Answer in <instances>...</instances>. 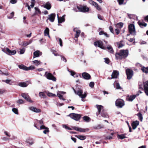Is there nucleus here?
Returning a JSON list of instances; mask_svg holds the SVG:
<instances>
[{
    "mask_svg": "<svg viewBox=\"0 0 148 148\" xmlns=\"http://www.w3.org/2000/svg\"><path fill=\"white\" fill-rule=\"evenodd\" d=\"M107 49L108 50V52L111 53H113L114 52V50L112 47L110 45H108L106 47Z\"/></svg>",
    "mask_w": 148,
    "mask_h": 148,
    "instance_id": "obj_29",
    "label": "nucleus"
},
{
    "mask_svg": "<svg viewBox=\"0 0 148 148\" xmlns=\"http://www.w3.org/2000/svg\"><path fill=\"white\" fill-rule=\"evenodd\" d=\"M51 52L53 53V54L55 55V56H60V55L58 54V53H56V51L52 50L51 51Z\"/></svg>",
    "mask_w": 148,
    "mask_h": 148,
    "instance_id": "obj_48",
    "label": "nucleus"
},
{
    "mask_svg": "<svg viewBox=\"0 0 148 148\" xmlns=\"http://www.w3.org/2000/svg\"><path fill=\"white\" fill-rule=\"evenodd\" d=\"M56 16L55 13H52L48 15V19L51 22H53Z\"/></svg>",
    "mask_w": 148,
    "mask_h": 148,
    "instance_id": "obj_16",
    "label": "nucleus"
},
{
    "mask_svg": "<svg viewBox=\"0 0 148 148\" xmlns=\"http://www.w3.org/2000/svg\"><path fill=\"white\" fill-rule=\"evenodd\" d=\"M126 73L127 76V78L128 79H131L133 75V71L129 69L126 70Z\"/></svg>",
    "mask_w": 148,
    "mask_h": 148,
    "instance_id": "obj_9",
    "label": "nucleus"
},
{
    "mask_svg": "<svg viewBox=\"0 0 148 148\" xmlns=\"http://www.w3.org/2000/svg\"><path fill=\"white\" fill-rule=\"evenodd\" d=\"M124 45L122 44V42H119L117 43V46L118 48H120L122 47Z\"/></svg>",
    "mask_w": 148,
    "mask_h": 148,
    "instance_id": "obj_42",
    "label": "nucleus"
},
{
    "mask_svg": "<svg viewBox=\"0 0 148 148\" xmlns=\"http://www.w3.org/2000/svg\"><path fill=\"white\" fill-rule=\"evenodd\" d=\"M18 66L20 69L25 71L32 70L35 69V67L33 66H31L29 67H27L23 64H21L18 65Z\"/></svg>",
    "mask_w": 148,
    "mask_h": 148,
    "instance_id": "obj_8",
    "label": "nucleus"
},
{
    "mask_svg": "<svg viewBox=\"0 0 148 148\" xmlns=\"http://www.w3.org/2000/svg\"><path fill=\"white\" fill-rule=\"evenodd\" d=\"M17 102L18 103H20V104H22L24 103V101H23L21 99H19Z\"/></svg>",
    "mask_w": 148,
    "mask_h": 148,
    "instance_id": "obj_58",
    "label": "nucleus"
},
{
    "mask_svg": "<svg viewBox=\"0 0 148 148\" xmlns=\"http://www.w3.org/2000/svg\"><path fill=\"white\" fill-rule=\"evenodd\" d=\"M124 0H117V1L119 5H121L123 3Z\"/></svg>",
    "mask_w": 148,
    "mask_h": 148,
    "instance_id": "obj_52",
    "label": "nucleus"
},
{
    "mask_svg": "<svg viewBox=\"0 0 148 148\" xmlns=\"http://www.w3.org/2000/svg\"><path fill=\"white\" fill-rule=\"evenodd\" d=\"M101 116L104 118H108V116L107 113L104 111H102L101 113Z\"/></svg>",
    "mask_w": 148,
    "mask_h": 148,
    "instance_id": "obj_30",
    "label": "nucleus"
},
{
    "mask_svg": "<svg viewBox=\"0 0 148 148\" xmlns=\"http://www.w3.org/2000/svg\"><path fill=\"white\" fill-rule=\"evenodd\" d=\"M138 23L140 27L142 28H143L144 27H145L147 25V23H142L139 22H138Z\"/></svg>",
    "mask_w": 148,
    "mask_h": 148,
    "instance_id": "obj_35",
    "label": "nucleus"
},
{
    "mask_svg": "<svg viewBox=\"0 0 148 148\" xmlns=\"http://www.w3.org/2000/svg\"><path fill=\"white\" fill-rule=\"evenodd\" d=\"M61 57V59L62 60H63L65 62H67V60L66 59V58L60 55V56Z\"/></svg>",
    "mask_w": 148,
    "mask_h": 148,
    "instance_id": "obj_56",
    "label": "nucleus"
},
{
    "mask_svg": "<svg viewBox=\"0 0 148 148\" xmlns=\"http://www.w3.org/2000/svg\"><path fill=\"white\" fill-rule=\"evenodd\" d=\"M143 84L145 92L148 96V81L143 82Z\"/></svg>",
    "mask_w": 148,
    "mask_h": 148,
    "instance_id": "obj_12",
    "label": "nucleus"
},
{
    "mask_svg": "<svg viewBox=\"0 0 148 148\" xmlns=\"http://www.w3.org/2000/svg\"><path fill=\"white\" fill-rule=\"evenodd\" d=\"M73 129L80 132H88L89 129L88 128L83 129L74 126L72 127Z\"/></svg>",
    "mask_w": 148,
    "mask_h": 148,
    "instance_id": "obj_11",
    "label": "nucleus"
},
{
    "mask_svg": "<svg viewBox=\"0 0 148 148\" xmlns=\"http://www.w3.org/2000/svg\"><path fill=\"white\" fill-rule=\"evenodd\" d=\"M73 30L76 33L75 37V38H77L79 36L80 33V31L77 28H74Z\"/></svg>",
    "mask_w": 148,
    "mask_h": 148,
    "instance_id": "obj_24",
    "label": "nucleus"
},
{
    "mask_svg": "<svg viewBox=\"0 0 148 148\" xmlns=\"http://www.w3.org/2000/svg\"><path fill=\"white\" fill-rule=\"evenodd\" d=\"M89 10V8L86 6H80V12H86Z\"/></svg>",
    "mask_w": 148,
    "mask_h": 148,
    "instance_id": "obj_19",
    "label": "nucleus"
},
{
    "mask_svg": "<svg viewBox=\"0 0 148 148\" xmlns=\"http://www.w3.org/2000/svg\"><path fill=\"white\" fill-rule=\"evenodd\" d=\"M12 111L15 114H18V110L16 108H13L12 109Z\"/></svg>",
    "mask_w": 148,
    "mask_h": 148,
    "instance_id": "obj_49",
    "label": "nucleus"
},
{
    "mask_svg": "<svg viewBox=\"0 0 148 148\" xmlns=\"http://www.w3.org/2000/svg\"><path fill=\"white\" fill-rule=\"evenodd\" d=\"M21 96L27 101L31 102L30 98L27 93H22L21 94Z\"/></svg>",
    "mask_w": 148,
    "mask_h": 148,
    "instance_id": "obj_18",
    "label": "nucleus"
},
{
    "mask_svg": "<svg viewBox=\"0 0 148 148\" xmlns=\"http://www.w3.org/2000/svg\"><path fill=\"white\" fill-rule=\"evenodd\" d=\"M45 76L48 79L52 80L54 82L56 81V78L50 73L46 72Z\"/></svg>",
    "mask_w": 148,
    "mask_h": 148,
    "instance_id": "obj_7",
    "label": "nucleus"
},
{
    "mask_svg": "<svg viewBox=\"0 0 148 148\" xmlns=\"http://www.w3.org/2000/svg\"><path fill=\"white\" fill-rule=\"evenodd\" d=\"M63 127L64 128H65L67 130H72V129L71 128L69 127L67 125H63Z\"/></svg>",
    "mask_w": 148,
    "mask_h": 148,
    "instance_id": "obj_55",
    "label": "nucleus"
},
{
    "mask_svg": "<svg viewBox=\"0 0 148 148\" xmlns=\"http://www.w3.org/2000/svg\"><path fill=\"white\" fill-rule=\"evenodd\" d=\"M2 139L4 141H7L9 140V138L5 137H3L2 138Z\"/></svg>",
    "mask_w": 148,
    "mask_h": 148,
    "instance_id": "obj_64",
    "label": "nucleus"
},
{
    "mask_svg": "<svg viewBox=\"0 0 148 148\" xmlns=\"http://www.w3.org/2000/svg\"><path fill=\"white\" fill-rule=\"evenodd\" d=\"M41 54V53L39 51H36L34 53L33 58H34L38 57Z\"/></svg>",
    "mask_w": 148,
    "mask_h": 148,
    "instance_id": "obj_28",
    "label": "nucleus"
},
{
    "mask_svg": "<svg viewBox=\"0 0 148 148\" xmlns=\"http://www.w3.org/2000/svg\"><path fill=\"white\" fill-rule=\"evenodd\" d=\"M3 82H5L6 83L10 85H11L12 84L10 83V82L11 81V80L10 79H6L5 80H2Z\"/></svg>",
    "mask_w": 148,
    "mask_h": 148,
    "instance_id": "obj_47",
    "label": "nucleus"
},
{
    "mask_svg": "<svg viewBox=\"0 0 148 148\" xmlns=\"http://www.w3.org/2000/svg\"><path fill=\"white\" fill-rule=\"evenodd\" d=\"M76 137L79 139L81 140H84L86 138V137L85 136L83 135H78Z\"/></svg>",
    "mask_w": 148,
    "mask_h": 148,
    "instance_id": "obj_34",
    "label": "nucleus"
},
{
    "mask_svg": "<svg viewBox=\"0 0 148 148\" xmlns=\"http://www.w3.org/2000/svg\"><path fill=\"white\" fill-rule=\"evenodd\" d=\"M82 75L83 78L86 80H88L91 78L90 75L88 73L86 72L83 73Z\"/></svg>",
    "mask_w": 148,
    "mask_h": 148,
    "instance_id": "obj_20",
    "label": "nucleus"
},
{
    "mask_svg": "<svg viewBox=\"0 0 148 148\" xmlns=\"http://www.w3.org/2000/svg\"><path fill=\"white\" fill-rule=\"evenodd\" d=\"M115 32L116 34L118 35L120 33V31L119 29H115Z\"/></svg>",
    "mask_w": 148,
    "mask_h": 148,
    "instance_id": "obj_63",
    "label": "nucleus"
},
{
    "mask_svg": "<svg viewBox=\"0 0 148 148\" xmlns=\"http://www.w3.org/2000/svg\"><path fill=\"white\" fill-rule=\"evenodd\" d=\"M94 83L93 82H91L90 83L89 86L91 88H92L94 87Z\"/></svg>",
    "mask_w": 148,
    "mask_h": 148,
    "instance_id": "obj_54",
    "label": "nucleus"
},
{
    "mask_svg": "<svg viewBox=\"0 0 148 148\" xmlns=\"http://www.w3.org/2000/svg\"><path fill=\"white\" fill-rule=\"evenodd\" d=\"M49 128L48 127H47L45 129V130L43 131V133L45 134H46L47 133H49Z\"/></svg>",
    "mask_w": 148,
    "mask_h": 148,
    "instance_id": "obj_50",
    "label": "nucleus"
},
{
    "mask_svg": "<svg viewBox=\"0 0 148 148\" xmlns=\"http://www.w3.org/2000/svg\"><path fill=\"white\" fill-rule=\"evenodd\" d=\"M128 53L129 51L128 50H121L119 52L116 53V58L117 60L125 59L128 56Z\"/></svg>",
    "mask_w": 148,
    "mask_h": 148,
    "instance_id": "obj_1",
    "label": "nucleus"
},
{
    "mask_svg": "<svg viewBox=\"0 0 148 148\" xmlns=\"http://www.w3.org/2000/svg\"><path fill=\"white\" fill-rule=\"evenodd\" d=\"M2 50L4 53L8 55H14L16 53V50H11L8 48H4Z\"/></svg>",
    "mask_w": 148,
    "mask_h": 148,
    "instance_id": "obj_5",
    "label": "nucleus"
},
{
    "mask_svg": "<svg viewBox=\"0 0 148 148\" xmlns=\"http://www.w3.org/2000/svg\"><path fill=\"white\" fill-rule=\"evenodd\" d=\"M138 95V94H136V95H133L130 96H127L126 97V100L129 101H132L136 96Z\"/></svg>",
    "mask_w": 148,
    "mask_h": 148,
    "instance_id": "obj_13",
    "label": "nucleus"
},
{
    "mask_svg": "<svg viewBox=\"0 0 148 148\" xmlns=\"http://www.w3.org/2000/svg\"><path fill=\"white\" fill-rule=\"evenodd\" d=\"M141 69L143 73L146 74L148 73V67H145L143 66L141 68Z\"/></svg>",
    "mask_w": 148,
    "mask_h": 148,
    "instance_id": "obj_31",
    "label": "nucleus"
},
{
    "mask_svg": "<svg viewBox=\"0 0 148 148\" xmlns=\"http://www.w3.org/2000/svg\"><path fill=\"white\" fill-rule=\"evenodd\" d=\"M89 3L90 4L94 6L99 11L101 10V7L98 5L97 3L92 1H90Z\"/></svg>",
    "mask_w": 148,
    "mask_h": 148,
    "instance_id": "obj_14",
    "label": "nucleus"
},
{
    "mask_svg": "<svg viewBox=\"0 0 148 148\" xmlns=\"http://www.w3.org/2000/svg\"><path fill=\"white\" fill-rule=\"evenodd\" d=\"M44 8L47 10H49L51 7V4L49 3H47L44 6Z\"/></svg>",
    "mask_w": 148,
    "mask_h": 148,
    "instance_id": "obj_33",
    "label": "nucleus"
},
{
    "mask_svg": "<svg viewBox=\"0 0 148 148\" xmlns=\"http://www.w3.org/2000/svg\"><path fill=\"white\" fill-rule=\"evenodd\" d=\"M34 140L32 138H29L26 140V142L30 145H32L34 143Z\"/></svg>",
    "mask_w": 148,
    "mask_h": 148,
    "instance_id": "obj_23",
    "label": "nucleus"
},
{
    "mask_svg": "<svg viewBox=\"0 0 148 148\" xmlns=\"http://www.w3.org/2000/svg\"><path fill=\"white\" fill-rule=\"evenodd\" d=\"M29 109L32 111L36 113H39L41 111V110L40 109L33 106L29 107Z\"/></svg>",
    "mask_w": 148,
    "mask_h": 148,
    "instance_id": "obj_17",
    "label": "nucleus"
},
{
    "mask_svg": "<svg viewBox=\"0 0 148 148\" xmlns=\"http://www.w3.org/2000/svg\"><path fill=\"white\" fill-rule=\"evenodd\" d=\"M95 106L98 110V112L96 113V115L97 116H98L100 113H101V110L102 111H104L103 109V106L101 105H96Z\"/></svg>",
    "mask_w": 148,
    "mask_h": 148,
    "instance_id": "obj_15",
    "label": "nucleus"
},
{
    "mask_svg": "<svg viewBox=\"0 0 148 148\" xmlns=\"http://www.w3.org/2000/svg\"><path fill=\"white\" fill-rule=\"evenodd\" d=\"M137 115L138 116L139 120L140 121H142L143 119V117L142 114L140 112H139Z\"/></svg>",
    "mask_w": 148,
    "mask_h": 148,
    "instance_id": "obj_40",
    "label": "nucleus"
},
{
    "mask_svg": "<svg viewBox=\"0 0 148 148\" xmlns=\"http://www.w3.org/2000/svg\"><path fill=\"white\" fill-rule=\"evenodd\" d=\"M5 90L3 89H0V94H2L4 93Z\"/></svg>",
    "mask_w": 148,
    "mask_h": 148,
    "instance_id": "obj_61",
    "label": "nucleus"
},
{
    "mask_svg": "<svg viewBox=\"0 0 148 148\" xmlns=\"http://www.w3.org/2000/svg\"><path fill=\"white\" fill-rule=\"evenodd\" d=\"M57 17L58 23H61L62 22H64L65 21V19L64 17V16L59 18L58 15L57 14Z\"/></svg>",
    "mask_w": 148,
    "mask_h": 148,
    "instance_id": "obj_26",
    "label": "nucleus"
},
{
    "mask_svg": "<svg viewBox=\"0 0 148 148\" xmlns=\"http://www.w3.org/2000/svg\"><path fill=\"white\" fill-rule=\"evenodd\" d=\"M139 124V122L137 121H133L131 124L132 129H135Z\"/></svg>",
    "mask_w": 148,
    "mask_h": 148,
    "instance_id": "obj_21",
    "label": "nucleus"
},
{
    "mask_svg": "<svg viewBox=\"0 0 148 148\" xmlns=\"http://www.w3.org/2000/svg\"><path fill=\"white\" fill-rule=\"evenodd\" d=\"M75 93L78 95L82 99H83L85 98L87 96L86 92H84L83 94V91L81 89H79L77 91L73 89Z\"/></svg>",
    "mask_w": 148,
    "mask_h": 148,
    "instance_id": "obj_2",
    "label": "nucleus"
},
{
    "mask_svg": "<svg viewBox=\"0 0 148 148\" xmlns=\"http://www.w3.org/2000/svg\"><path fill=\"white\" fill-rule=\"evenodd\" d=\"M117 27L120 28H121L123 26V23L121 22L117 24Z\"/></svg>",
    "mask_w": 148,
    "mask_h": 148,
    "instance_id": "obj_46",
    "label": "nucleus"
},
{
    "mask_svg": "<svg viewBox=\"0 0 148 148\" xmlns=\"http://www.w3.org/2000/svg\"><path fill=\"white\" fill-rule=\"evenodd\" d=\"M33 63L36 66H38L40 64L41 62L40 61L35 60L33 61Z\"/></svg>",
    "mask_w": 148,
    "mask_h": 148,
    "instance_id": "obj_39",
    "label": "nucleus"
},
{
    "mask_svg": "<svg viewBox=\"0 0 148 148\" xmlns=\"http://www.w3.org/2000/svg\"><path fill=\"white\" fill-rule=\"evenodd\" d=\"M94 44L95 46H97L103 49H104L106 48V47L103 46V42L101 40L94 42Z\"/></svg>",
    "mask_w": 148,
    "mask_h": 148,
    "instance_id": "obj_10",
    "label": "nucleus"
},
{
    "mask_svg": "<svg viewBox=\"0 0 148 148\" xmlns=\"http://www.w3.org/2000/svg\"><path fill=\"white\" fill-rule=\"evenodd\" d=\"M109 29L110 30V32L112 33H114V31L113 30V29L112 26H110L109 27Z\"/></svg>",
    "mask_w": 148,
    "mask_h": 148,
    "instance_id": "obj_57",
    "label": "nucleus"
},
{
    "mask_svg": "<svg viewBox=\"0 0 148 148\" xmlns=\"http://www.w3.org/2000/svg\"><path fill=\"white\" fill-rule=\"evenodd\" d=\"M83 119L86 122H88L90 120V118L87 116H85L83 117Z\"/></svg>",
    "mask_w": 148,
    "mask_h": 148,
    "instance_id": "obj_37",
    "label": "nucleus"
},
{
    "mask_svg": "<svg viewBox=\"0 0 148 148\" xmlns=\"http://www.w3.org/2000/svg\"><path fill=\"white\" fill-rule=\"evenodd\" d=\"M60 45L61 47L62 46V39L60 38H59Z\"/></svg>",
    "mask_w": 148,
    "mask_h": 148,
    "instance_id": "obj_59",
    "label": "nucleus"
},
{
    "mask_svg": "<svg viewBox=\"0 0 148 148\" xmlns=\"http://www.w3.org/2000/svg\"><path fill=\"white\" fill-rule=\"evenodd\" d=\"M115 105L118 108H122L125 105L124 101L122 99H117L115 101Z\"/></svg>",
    "mask_w": 148,
    "mask_h": 148,
    "instance_id": "obj_6",
    "label": "nucleus"
},
{
    "mask_svg": "<svg viewBox=\"0 0 148 148\" xmlns=\"http://www.w3.org/2000/svg\"><path fill=\"white\" fill-rule=\"evenodd\" d=\"M57 95L60 99H62L63 100H65V99L63 98V96L61 95V94L59 93L57 94Z\"/></svg>",
    "mask_w": 148,
    "mask_h": 148,
    "instance_id": "obj_45",
    "label": "nucleus"
},
{
    "mask_svg": "<svg viewBox=\"0 0 148 148\" xmlns=\"http://www.w3.org/2000/svg\"><path fill=\"white\" fill-rule=\"evenodd\" d=\"M28 84V82H25L19 83L18 85L21 87H27Z\"/></svg>",
    "mask_w": 148,
    "mask_h": 148,
    "instance_id": "obj_27",
    "label": "nucleus"
},
{
    "mask_svg": "<svg viewBox=\"0 0 148 148\" xmlns=\"http://www.w3.org/2000/svg\"><path fill=\"white\" fill-rule=\"evenodd\" d=\"M119 74V73L116 71H114L112 73L111 79L116 78L118 75Z\"/></svg>",
    "mask_w": 148,
    "mask_h": 148,
    "instance_id": "obj_22",
    "label": "nucleus"
},
{
    "mask_svg": "<svg viewBox=\"0 0 148 148\" xmlns=\"http://www.w3.org/2000/svg\"><path fill=\"white\" fill-rule=\"evenodd\" d=\"M67 116H70L71 119L76 121H79L81 117L80 114L74 113H71Z\"/></svg>",
    "mask_w": 148,
    "mask_h": 148,
    "instance_id": "obj_4",
    "label": "nucleus"
},
{
    "mask_svg": "<svg viewBox=\"0 0 148 148\" xmlns=\"http://www.w3.org/2000/svg\"><path fill=\"white\" fill-rule=\"evenodd\" d=\"M34 8L36 12H37L38 14H40L41 13L40 10L38 8L35 7Z\"/></svg>",
    "mask_w": 148,
    "mask_h": 148,
    "instance_id": "obj_53",
    "label": "nucleus"
},
{
    "mask_svg": "<svg viewBox=\"0 0 148 148\" xmlns=\"http://www.w3.org/2000/svg\"><path fill=\"white\" fill-rule=\"evenodd\" d=\"M115 87L116 89H121L122 88L120 86L119 83L118 82H116L115 83Z\"/></svg>",
    "mask_w": 148,
    "mask_h": 148,
    "instance_id": "obj_41",
    "label": "nucleus"
},
{
    "mask_svg": "<svg viewBox=\"0 0 148 148\" xmlns=\"http://www.w3.org/2000/svg\"><path fill=\"white\" fill-rule=\"evenodd\" d=\"M39 96L40 97L44 99L46 97L45 94L43 92H40L39 94Z\"/></svg>",
    "mask_w": 148,
    "mask_h": 148,
    "instance_id": "obj_36",
    "label": "nucleus"
},
{
    "mask_svg": "<svg viewBox=\"0 0 148 148\" xmlns=\"http://www.w3.org/2000/svg\"><path fill=\"white\" fill-rule=\"evenodd\" d=\"M128 28L129 32L130 34L133 36H135L136 35L135 28L133 24H131L129 25Z\"/></svg>",
    "mask_w": 148,
    "mask_h": 148,
    "instance_id": "obj_3",
    "label": "nucleus"
},
{
    "mask_svg": "<svg viewBox=\"0 0 148 148\" xmlns=\"http://www.w3.org/2000/svg\"><path fill=\"white\" fill-rule=\"evenodd\" d=\"M17 2L16 0H11L10 1V2L12 4H15Z\"/></svg>",
    "mask_w": 148,
    "mask_h": 148,
    "instance_id": "obj_62",
    "label": "nucleus"
},
{
    "mask_svg": "<svg viewBox=\"0 0 148 148\" xmlns=\"http://www.w3.org/2000/svg\"><path fill=\"white\" fill-rule=\"evenodd\" d=\"M32 41V39H31L29 40L28 42H22V45L23 46L26 47L29 45L31 44Z\"/></svg>",
    "mask_w": 148,
    "mask_h": 148,
    "instance_id": "obj_25",
    "label": "nucleus"
},
{
    "mask_svg": "<svg viewBox=\"0 0 148 148\" xmlns=\"http://www.w3.org/2000/svg\"><path fill=\"white\" fill-rule=\"evenodd\" d=\"M25 49L24 48L20 49L19 51L20 53L21 54H23L25 51Z\"/></svg>",
    "mask_w": 148,
    "mask_h": 148,
    "instance_id": "obj_44",
    "label": "nucleus"
},
{
    "mask_svg": "<svg viewBox=\"0 0 148 148\" xmlns=\"http://www.w3.org/2000/svg\"><path fill=\"white\" fill-rule=\"evenodd\" d=\"M0 73L1 74L5 75H6V76H7L9 75V73L8 72H7L6 73H3L0 70Z\"/></svg>",
    "mask_w": 148,
    "mask_h": 148,
    "instance_id": "obj_60",
    "label": "nucleus"
},
{
    "mask_svg": "<svg viewBox=\"0 0 148 148\" xmlns=\"http://www.w3.org/2000/svg\"><path fill=\"white\" fill-rule=\"evenodd\" d=\"M125 135L124 134H121V135H118L117 137L121 139H122L126 138V137L125 136Z\"/></svg>",
    "mask_w": 148,
    "mask_h": 148,
    "instance_id": "obj_38",
    "label": "nucleus"
},
{
    "mask_svg": "<svg viewBox=\"0 0 148 148\" xmlns=\"http://www.w3.org/2000/svg\"><path fill=\"white\" fill-rule=\"evenodd\" d=\"M104 60H105V62L107 64H108L110 62V60L108 58H104Z\"/></svg>",
    "mask_w": 148,
    "mask_h": 148,
    "instance_id": "obj_51",
    "label": "nucleus"
},
{
    "mask_svg": "<svg viewBox=\"0 0 148 148\" xmlns=\"http://www.w3.org/2000/svg\"><path fill=\"white\" fill-rule=\"evenodd\" d=\"M44 33L45 36H48L49 37H50L49 35V29L48 28H46L44 31Z\"/></svg>",
    "mask_w": 148,
    "mask_h": 148,
    "instance_id": "obj_32",
    "label": "nucleus"
},
{
    "mask_svg": "<svg viewBox=\"0 0 148 148\" xmlns=\"http://www.w3.org/2000/svg\"><path fill=\"white\" fill-rule=\"evenodd\" d=\"M73 10L75 12H80V6H77L76 7L74 8Z\"/></svg>",
    "mask_w": 148,
    "mask_h": 148,
    "instance_id": "obj_43",
    "label": "nucleus"
}]
</instances>
